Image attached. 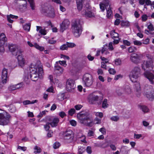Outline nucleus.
<instances>
[{"instance_id":"f257e3e1","label":"nucleus","mask_w":154,"mask_h":154,"mask_svg":"<svg viewBox=\"0 0 154 154\" xmlns=\"http://www.w3.org/2000/svg\"><path fill=\"white\" fill-rule=\"evenodd\" d=\"M29 70L30 77L33 81H36L38 78H42L44 74L42 65L40 62L31 65Z\"/></svg>"},{"instance_id":"f03ea898","label":"nucleus","mask_w":154,"mask_h":154,"mask_svg":"<svg viewBox=\"0 0 154 154\" xmlns=\"http://www.w3.org/2000/svg\"><path fill=\"white\" fill-rule=\"evenodd\" d=\"M78 122L80 124L87 126L91 127L93 123L92 117L88 112L81 111L77 115Z\"/></svg>"},{"instance_id":"7ed1b4c3","label":"nucleus","mask_w":154,"mask_h":154,"mask_svg":"<svg viewBox=\"0 0 154 154\" xmlns=\"http://www.w3.org/2000/svg\"><path fill=\"white\" fill-rule=\"evenodd\" d=\"M142 68L146 71L144 72V75L149 81L151 84L154 83V75L149 71L153 69L152 62L151 59L148 61H144L142 65Z\"/></svg>"},{"instance_id":"20e7f679","label":"nucleus","mask_w":154,"mask_h":154,"mask_svg":"<svg viewBox=\"0 0 154 154\" xmlns=\"http://www.w3.org/2000/svg\"><path fill=\"white\" fill-rule=\"evenodd\" d=\"M72 31L75 37H79L81 34L82 31V28L79 20L74 21L72 24Z\"/></svg>"},{"instance_id":"39448f33","label":"nucleus","mask_w":154,"mask_h":154,"mask_svg":"<svg viewBox=\"0 0 154 154\" xmlns=\"http://www.w3.org/2000/svg\"><path fill=\"white\" fill-rule=\"evenodd\" d=\"M11 118V115L7 112L4 111L0 113V125L5 126L8 125Z\"/></svg>"},{"instance_id":"423d86ee","label":"nucleus","mask_w":154,"mask_h":154,"mask_svg":"<svg viewBox=\"0 0 154 154\" xmlns=\"http://www.w3.org/2000/svg\"><path fill=\"white\" fill-rule=\"evenodd\" d=\"M140 74V69L138 66H136L131 71L129 77L131 81L133 82H137V80L139 77Z\"/></svg>"},{"instance_id":"0eeeda50","label":"nucleus","mask_w":154,"mask_h":154,"mask_svg":"<svg viewBox=\"0 0 154 154\" xmlns=\"http://www.w3.org/2000/svg\"><path fill=\"white\" fill-rule=\"evenodd\" d=\"M74 137V133L71 130L67 129L63 133L64 139L66 143H69L72 142Z\"/></svg>"},{"instance_id":"6e6552de","label":"nucleus","mask_w":154,"mask_h":154,"mask_svg":"<svg viewBox=\"0 0 154 154\" xmlns=\"http://www.w3.org/2000/svg\"><path fill=\"white\" fill-rule=\"evenodd\" d=\"M131 90L130 87L128 85H126L123 88L116 91L117 93L119 96L123 95L124 96H128L131 93Z\"/></svg>"},{"instance_id":"1a4fd4ad","label":"nucleus","mask_w":154,"mask_h":154,"mask_svg":"<svg viewBox=\"0 0 154 154\" xmlns=\"http://www.w3.org/2000/svg\"><path fill=\"white\" fill-rule=\"evenodd\" d=\"M83 80L85 85L86 86H91L93 82L92 76L89 74L87 73L85 74L83 76Z\"/></svg>"},{"instance_id":"9d476101","label":"nucleus","mask_w":154,"mask_h":154,"mask_svg":"<svg viewBox=\"0 0 154 154\" xmlns=\"http://www.w3.org/2000/svg\"><path fill=\"white\" fill-rule=\"evenodd\" d=\"M9 49L12 54L14 56H17L18 54L22 53L23 51L21 49H19L15 45L11 44L9 45Z\"/></svg>"},{"instance_id":"9b49d317","label":"nucleus","mask_w":154,"mask_h":154,"mask_svg":"<svg viewBox=\"0 0 154 154\" xmlns=\"http://www.w3.org/2000/svg\"><path fill=\"white\" fill-rule=\"evenodd\" d=\"M76 87L75 81L72 79H69L66 82V89L69 92H72Z\"/></svg>"},{"instance_id":"f8f14e48","label":"nucleus","mask_w":154,"mask_h":154,"mask_svg":"<svg viewBox=\"0 0 154 154\" xmlns=\"http://www.w3.org/2000/svg\"><path fill=\"white\" fill-rule=\"evenodd\" d=\"M100 97L96 95L95 92H93L88 95V100L90 104H94L96 102L99 101Z\"/></svg>"},{"instance_id":"ddd939ff","label":"nucleus","mask_w":154,"mask_h":154,"mask_svg":"<svg viewBox=\"0 0 154 154\" xmlns=\"http://www.w3.org/2000/svg\"><path fill=\"white\" fill-rule=\"evenodd\" d=\"M47 120L52 127L57 126L60 121L58 118L54 117H48Z\"/></svg>"},{"instance_id":"4468645a","label":"nucleus","mask_w":154,"mask_h":154,"mask_svg":"<svg viewBox=\"0 0 154 154\" xmlns=\"http://www.w3.org/2000/svg\"><path fill=\"white\" fill-rule=\"evenodd\" d=\"M142 55L136 53H132L130 56V60L134 63L137 64L140 62Z\"/></svg>"},{"instance_id":"2eb2a0df","label":"nucleus","mask_w":154,"mask_h":154,"mask_svg":"<svg viewBox=\"0 0 154 154\" xmlns=\"http://www.w3.org/2000/svg\"><path fill=\"white\" fill-rule=\"evenodd\" d=\"M7 38L5 34L2 33L0 34V52H3L4 51V45L6 41Z\"/></svg>"},{"instance_id":"dca6fc26","label":"nucleus","mask_w":154,"mask_h":154,"mask_svg":"<svg viewBox=\"0 0 154 154\" xmlns=\"http://www.w3.org/2000/svg\"><path fill=\"white\" fill-rule=\"evenodd\" d=\"M70 22L68 19L64 20L60 24V30L63 32L65 30L67 29L70 25Z\"/></svg>"},{"instance_id":"f3484780","label":"nucleus","mask_w":154,"mask_h":154,"mask_svg":"<svg viewBox=\"0 0 154 154\" xmlns=\"http://www.w3.org/2000/svg\"><path fill=\"white\" fill-rule=\"evenodd\" d=\"M85 10V11L82 12L83 15H84L85 17H91L94 16V14L91 12L90 6L88 5V7H86Z\"/></svg>"},{"instance_id":"a211bd4d","label":"nucleus","mask_w":154,"mask_h":154,"mask_svg":"<svg viewBox=\"0 0 154 154\" xmlns=\"http://www.w3.org/2000/svg\"><path fill=\"white\" fill-rule=\"evenodd\" d=\"M63 68L58 65V62H56L54 67V73L57 75H60L63 73Z\"/></svg>"},{"instance_id":"6ab92c4d","label":"nucleus","mask_w":154,"mask_h":154,"mask_svg":"<svg viewBox=\"0 0 154 154\" xmlns=\"http://www.w3.org/2000/svg\"><path fill=\"white\" fill-rule=\"evenodd\" d=\"M17 59L19 65L21 67H23L25 65V59L22 55V53L18 54L17 55Z\"/></svg>"},{"instance_id":"aec40b11","label":"nucleus","mask_w":154,"mask_h":154,"mask_svg":"<svg viewBox=\"0 0 154 154\" xmlns=\"http://www.w3.org/2000/svg\"><path fill=\"white\" fill-rule=\"evenodd\" d=\"M149 93L145 94H144L146 96V97L150 100H152L154 99V91L152 89V87L150 86L149 87Z\"/></svg>"},{"instance_id":"412c9836","label":"nucleus","mask_w":154,"mask_h":154,"mask_svg":"<svg viewBox=\"0 0 154 154\" xmlns=\"http://www.w3.org/2000/svg\"><path fill=\"white\" fill-rule=\"evenodd\" d=\"M8 71L7 69L4 68L2 71V81L3 83H6L7 78Z\"/></svg>"},{"instance_id":"4be33fe9","label":"nucleus","mask_w":154,"mask_h":154,"mask_svg":"<svg viewBox=\"0 0 154 154\" xmlns=\"http://www.w3.org/2000/svg\"><path fill=\"white\" fill-rule=\"evenodd\" d=\"M101 53L103 55H108L109 54L108 51V46L106 45H104L101 50Z\"/></svg>"},{"instance_id":"5701e85b","label":"nucleus","mask_w":154,"mask_h":154,"mask_svg":"<svg viewBox=\"0 0 154 154\" xmlns=\"http://www.w3.org/2000/svg\"><path fill=\"white\" fill-rule=\"evenodd\" d=\"M129 150L126 146H122L120 149V152L122 154H128Z\"/></svg>"},{"instance_id":"b1692460","label":"nucleus","mask_w":154,"mask_h":154,"mask_svg":"<svg viewBox=\"0 0 154 154\" xmlns=\"http://www.w3.org/2000/svg\"><path fill=\"white\" fill-rule=\"evenodd\" d=\"M84 0H76L77 8L79 11L81 10L82 8V3Z\"/></svg>"},{"instance_id":"393cba45","label":"nucleus","mask_w":154,"mask_h":154,"mask_svg":"<svg viewBox=\"0 0 154 154\" xmlns=\"http://www.w3.org/2000/svg\"><path fill=\"white\" fill-rule=\"evenodd\" d=\"M36 30L37 31H39V32L42 35H45L46 34V30L44 29H43L42 27L41 26H37Z\"/></svg>"},{"instance_id":"a878e982","label":"nucleus","mask_w":154,"mask_h":154,"mask_svg":"<svg viewBox=\"0 0 154 154\" xmlns=\"http://www.w3.org/2000/svg\"><path fill=\"white\" fill-rule=\"evenodd\" d=\"M33 153L34 154H39L42 151L41 148L37 145L34 146L33 148Z\"/></svg>"},{"instance_id":"bb28decb","label":"nucleus","mask_w":154,"mask_h":154,"mask_svg":"<svg viewBox=\"0 0 154 154\" xmlns=\"http://www.w3.org/2000/svg\"><path fill=\"white\" fill-rule=\"evenodd\" d=\"M7 19L8 21L10 23H12L13 22V20L11 19H17L18 18L17 16L13 15L12 14H10V15H8L7 16Z\"/></svg>"},{"instance_id":"cd10ccee","label":"nucleus","mask_w":154,"mask_h":154,"mask_svg":"<svg viewBox=\"0 0 154 154\" xmlns=\"http://www.w3.org/2000/svg\"><path fill=\"white\" fill-rule=\"evenodd\" d=\"M110 35L112 38L113 39H116L119 37V35L118 34L115 32L114 30L110 32Z\"/></svg>"},{"instance_id":"c85d7f7f","label":"nucleus","mask_w":154,"mask_h":154,"mask_svg":"<svg viewBox=\"0 0 154 154\" xmlns=\"http://www.w3.org/2000/svg\"><path fill=\"white\" fill-rule=\"evenodd\" d=\"M108 100L106 99H104L102 103V107L103 109H106L108 107L109 105L108 103Z\"/></svg>"},{"instance_id":"c756f323","label":"nucleus","mask_w":154,"mask_h":154,"mask_svg":"<svg viewBox=\"0 0 154 154\" xmlns=\"http://www.w3.org/2000/svg\"><path fill=\"white\" fill-rule=\"evenodd\" d=\"M38 102V100H33L31 101L29 100H26L24 101L23 103L24 105H26L29 104H32L35 103H36Z\"/></svg>"},{"instance_id":"7c9ffc66","label":"nucleus","mask_w":154,"mask_h":154,"mask_svg":"<svg viewBox=\"0 0 154 154\" xmlns=\"http://www.w3.org/2000/svg\"><path fill=\"white\" fill-rule=\"evenodd\" d=\"M34 47L40 51H43L44 50V48L43 47L40 46L36 43H34Z\"/></svg>"},{"instance_id":"2f4dec72","label":"nucleus","mask_w":154,"mask_h":154,"mask_svg":"<svg viewBox=\"0 0 154 154\" xmlns=\"http://www.w3.org/2000/svg\"><path fill=\"white\" fill-rule=\"evenodd\" d=\"M150 86H152L151 85H149L147 84H146L145 85L143 88L144 94L149 93V87Z\"/></svg>"},{"instance_id":"473e14b6","label":"nucleus","mask_w":154,"mask_h":154,"mask_svg":"<svg viewBox=\"0 0 154 154\" xmlns=\"http://www.w3.org/2000/svg\"><path fill=\"white\" fill-rule=\"evenodd\" d=\"M30 26L31 24L30 23L26 24L23 26V28L25 30L29 32L30 30Z\"/></svg>"},{"instance_id":"72a5a7b5","label":"nucleus","mask_w":154,"mask_h":154,"mask_svg":"<svg viewBox=\"0 0 154 154\" xmlns=\"http://www.w3.org/2000/svg\"><path fill=\"white\" fill-rule=\"evenodd\" d=\"M68 49V45L67 43L64 44L60 47V49L61 50L63 51L64 50H67Z\"/></svg>"},{"instance_id":"f704fd0d","label":"nucleus","mask_w":154,"mask_h":154,"mask_svg":"<svg viewBox=\"0 0 154 154\" xmlns=\"http://www.w3.org/2000/svg\"><path fill=\"white\" fill-rule=\"evenodd\" d=\"M28 2H29V4H30V7L31 8V9L34 10L35 9V3L34 2L33 0H28Z\"/></svg>"},{"instance_id":"c9c22d12","label":"nucleus","mask_w":154,"mask_h":154,"mask_svg":"<svg viewBox=\"0 0 154 154\" xmlns=\"http://www.w3.org/2000/svg\"><path fill=\"white\" fill-rule=\"evenodd\" d=\"M121 24L122 26H128L130 25L129 22L128 21H122L121 22Z\"/></svg>"},{"instance_id":"e433bc0d","label":"nucleus","mask_w":154,"mask_h":154,"mask_svg":"<svg viewBox=\"0 0 154 154\" xmlns=\"http://www.w3.org/2000/svg\"><path fill=\"white\" fill-rule=\"evenodd\" d=\"M65 99L64 95L63 94H59L58 96L57 99L60 100L62 101Z\"/></svg>"},{"instance_id":"4c0bfd02","label":"nucleus","mask_w":154,"mask_h":154,"mask_svg":"<svg viewBox=\"0 0 154 154\" xmlns=\"http://www.w3.org/2000/svg\"><path fill=\"white\" fill-rule=\"evenodd\" d=\"M112 13L111 10L110 9H108L107 11V17L109 18H111L112 17Z\"/></svg>"},{"instance_id":"58836bf2","label":"nucleus","mask_w":154,"mask_h":154,"mask_svg":"<svg viewBox=\"0 0 154 154\" xmlns=\"http://www.w3.org/2000/svg\"><path fill=\"white\" fill-rule=\"evenodd\" d=\"M149 24L147 26V28L149 29V30L151 31H153L154 30V26L153 24H152L150 22Z\"/></svg>"},{"instance_id":"ea45409f","label":"nucleus","mask_w":154,"mask_h":154,"mask_svg":"<svg viewBox=\"0 0 154 154\" xmlns=\"http://www.w3.org/2000/svg\"><path fill=\"white\" fill-rule=\"evenodd\" d=\"M110 119L112 121L117 122L119 119V117L118 116H113L110 118Z\"/></svg>"},{"instance_id":"a19ab883","label":"nucleus","mask_w":154,"mask_h":154,"mask_svg":"<svg viewBox=\"0 0 154 154\" xmlns=\"http://www.w3.org/2000/svg\"><path fill=\"white\" fill-rule=\"evenodd\" d=\"M57 62H58V65L60 64V65L64 66V67L66 66L67 64H66V61H57Z\"/></svg>"},{"instance_id":"79ce46f5","label":"nucleus","mask_w":154,"mask_h":154,"mask_svg":"<svg viewBox=\"0 0 154 154\" xmlns=\"http://www.w3.org/2000/svg\"><path fill=\"white\" fill-rule=\"evenodd\" d=\"M85 151L84 148L82 146H79L78 153V154H82Z\"/></svg>"},{"instance_id":"37998d69","label":"nucleus","mask_w":154,"mask_h":154,"mask_svg":"<svg viewBox=\"0 0 154 154\" xmlns=\"http://www.w3.org/2000/svg\"><path fill=\"white\" fill-rule=\"evenodd\" d=\"M60 145V143L57 142H55L53 144V147L54 149H57L59 147Z\"/></svg>"},{"instance_id":"c03bdc74","label":"nucleus","mask_w":154,"mask_h":154,"mask_svg":"<svg viewBox=\"0 0 154 154\" xmlns=\"http://www.w3.org/2000/svg\"><path fill=\"white\" fill-rule=\"evenodd\" d=\"M136 50L137 48L135 47H130L128 48V51L129 53H132Z\"/></svg>"},{"instance_id":"a18cd8bd","label":"nucleus","mask_w":154,"mask_h":154,"mask_svg":"<svg viewBox=\"0 0 154 154\" xmlns=\"http://www.w3.org/2000/svg\"><path fill=\"white\" fill-rule=\"evenodd\" d=\"M102 3L105 5V6L108 7V5H110V2L109 0H103Z\"/></svg>"},{"instance_id":"49530a36","label":"nucleus","mask_w":154,"mask_h":154,"mask_svg":"<svg viewBox=\"0 0 154 154\" xmlns=\"http://www.w3.org/2000/svg\"><path fill=\"white\" fill-rule=\"evenodd\" d=\"M100 9L102 11H104L105 8L106 6H105V5L102 2L100 3Z\"/></svg>"},{"instance_id":"de8ad7c7","label":"nucleus","mask_w":154,"mask_h":154,"mask_svg":"<svg viewBox=\"0 0 154 154\" xmlns=\"http://www.w3.org/2000/svg\"><path fill=\"white\" fill-rule=\"evenodd\" d=\"M75 110L74 109H71L68 111L69 115L72 116L75 113Z\"/></svg>"},{"instance_id":"09e8293b","label":"nucleus","mask_w":154,"mask_h":154,"mask_svg":"<svg viewBox=\"0 0 154 154\" xmlns=\"http://www.w3.org/2000/svg\"><path fill=\"white\" fill-rule=\"evenodd\" d=\"M95 115L97 117L102 118L103 116V114L102 112H96L95 113Z\"/></svg>"},{"instance_id":"8fccbe9b","label":"nucleus","mask_w":154,"mask_h":154,"mask_svg":"<svg viewBox=\"0 0 154 154\" xmlns=\"http://www.w3.org/2000/svg\"><path fill=\"white\" fill-rule=\"evenodd\" d=\"M23 85V82H21L16 85H15L16 89H18L22 87Z\"/></svg>"},{"instance_id":"3c124183","label":"nucleus","mask_w":154,"mask_h":154,"mask_svg":"<svg viewBox=\"0 0 154 154\" xmlns=\"http://www.w3.org/2000/svg\"><path fill=\"white\" fill-rule=\"evenodd\" d=\"M133 43L135 45L137 46H140L142 44V43L140 41L137 40L134 41H133Z\"/></svg>"},{"instance_id":"603ef678","label":"nucleus","mask_w":154,"mask_h":154,"mask_svg":"<svg viewBox=\"0 0 154 154\" xmlns=\"http://www.w3.org/2000/svg\"><path fill=\"white\" fill-rule=\"evenodd\" d=\"M101 119L96 117L94 121V123L95 124H100L101 123Z\"/></svg>"},{"instance_id":"864d4df0","label":"nucleus","mask_w":154,"mask_h":154,"mask_svg":"<svg viewBox=\"0 0 154 154\" xmlns=\"http://www.w3.org/2000/svg\"><path fill=\"white\" fill-rule=\"evenodd\" d=\"M115 64L117 66L121 65V60L119 59H116L115 60Z\"/></svg>"},{"instance_id":"5fc2aeb1","label":"nucleus","mask_w":154,"mask_h":154,"mask_svg":"<svg viewBox=\"0 0 154 154\" xmlns=\"http://www.w3.org/2000/svg\"><path fill=\"white\" fill-rule=\"evenodd\" d=\"M67 45H68V48H72L74 47H75L76 45L73 43H69L67 42H66Z\"/></svg>"},{"instance_id":"6e6d98bb","label":"nucleus","mask_w":154,"mask_h":154,"mask_svg":"<svg viewBox=\"0 0 154 154\" xmlns=\"http://www.w3.org/2000/svg\"><path fill=\"white\" fill-rule=\"evenodd\" d=\"M50 124L49 123V122H48L46 123V125H44V128L46 131H48L49 130L50 128Z\"/></svg>"},{"instance_id":"4d7b16f0","label":"nucleus","mask_w":154,"mask_h":154,"mask_svg":"<svg viewBox=\"0 0 154 154\" xmlns=\"http://www.w3.org/2000/svg\"><path fill=\"white\" fill-rule=\"evenodd\" d=\"M113 44L112 42H110L109 43L108 45V49L109 50L112 51L113 50Z\"/></svg>"},{"instance_id":"13d9d810","label":"nucleus","mask_w":154,"mask_h":154,"mask_svg":"<svg viewBox=\"0 0 154 154\" xmlns=\"http://www.w3.org/2000/svg\"><path fill=\"white\" fill-rule=\"evenodd\" d=\"M8 89L11 91L16 90L15 85H11L9 87Z\"/></svg>"},{"instance_id":"bf43d9fd","label":"nucleus","mask_w":154,"mask_h":154,"mask_svg":"<svg viewBox=\"0 0 154 154\" xmlns=\"http://www.w3.org/2000/svg\"><path fill=\"white\" fill-rule=\"evenodd\" d=\"M141 109L143 112H147L148 111V109L147 107L144 106H141Z\"/></svg>"},{"instance_id":"052dcab7","label":"nucleus","mask_w":154,"mask_h":154,"mask_svg":"<svg viewBox=\"0 0 154 154\" xmlns=\"http://www.w3.org/2000/svg\"><path fill=\"white\" fill-rule=\"evenodd\" d=\"M148 16L146 14H143L141 16L142 20L143 21H146L148 19Z\"/></svg>"},{"instance_id":"680f3d73","label":"nucleus","mask_w":154,"mask_h":154,"mask_svg":"<svg viewBox=\"0 0 154 154\" xmlns=\"http://www.w3.org/2000/svg\"><path fill=\"white\" fill-rule=\"evenodd\" d=\"M136 89L137 91H139L140 90V85L139 82H137L136 84H135Z\"/></svg>"},{"instance_id":"e2e57ef3","label":"nucleus","mask_w":154,"mask_h":154,"mask_svg":"<svg viewBox=\"0 0 154 154\" xmlns=\"http://www.w3.org/2000/svg\"><path fill=\"white\" fill-rule=\"evenodd\" d=\"M149 39L148 38H146L143 40V42L142 43H143L145 45H147L149 44Z\"/></svg>"},{"instance_id":"0e129e2a","label":"nucleus","mask_w":154,"mask_h":154,"mask_svg":"<svg viewBox=\"0 0 154 154\" xmlns=\"http://www.w3.org/2000/svg\"><path fill=\"white\" fill-rule=\"evenodd\" d=\"M123 44L127 46H129L131 45L130 42L127 40H123Z\"/></svg>"},{"instance_id":"69168bd1","label":"nucleus","mask_w":154,"mask_h":154,"mask_svg":"<svg viewBox=\"0 0 154 154\" xmlns=\"http://www.w3.org/2000/svg\"><path fill=\"white\" fill-rule=\"evenodd\" d=\"M70 124L72 126H75L77 124L76 122L73 120H72L70 121Z\"/></svg>"},{"instance_id":"338daca9","label":"nucleus","mask_w":154,"mask_h":154,"mask_svg":"<svg viewBox=\"0 0 154 154\" xmlns=\"http://www.w3.org/2000/svg\"><path fill=\"white\" fill-rule=\"evenodd\" d=\"M142 135L141 134H134V138L136 139H139L141 137Z\"/></svg>"},{"instance_id":"774afa93","label":"nucleus","mask_w":154,"mask_h":154,"mask_svg":"<svg viewBox=\"0 0 154 154\" xmlns=\"http://www.w3.org/2000/svg\"><path fill=\"white\" fill-rule=\"evenodd\" d=\"M109 72L110 74L114 75L115 74L116 72L115 70L113 69L112 68H109Z\"/></svg>"}]
</instances>
